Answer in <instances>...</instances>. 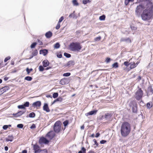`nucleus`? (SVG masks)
Instances as JSON below:
<instances>
[{"label":"nucleus","instance_id":"f257e3e1","mask_svg":"<svg viewBox=\"0 0 153 153\" xmlns=\"http://www.w3.org/2000/svg\"><path fill=\"white\" fill-rule=\"evenodd\" d=\"M142 19L144 21H149L151 20L153 17L152 7H147L143 10L141 15Z\"/></svg>","mask_w":153,"mask_h":153},{"label":"nucleus","instance_id":"f03ea898","mask_svg":"<svg viewBox=\"0 0 153 153\" xmlns=\"http://www.w3.org/2000/svg\"><path fill=\"white\" fill-rule=\"evenodd\" d=\"M131 131L130 124L127 122H123L121 126L120 131L121 135L124 137L127 136L130 132Z\"/></svg>","mask_w":153,"mask_h":153},{"label":"nucleus","instance_id":"7ed1b4c3","mask_svg":"<svg viewBox=\"0 0 153 153\" xmlns=\"http://www.w3.org/2000/svg\"><path fill=\"white\" fill-rule=\"evenodd\" d=\"M81 48L80 43L77 42H72L69 45L70 49L73 51H79Z\"/></svg>","mask_w":153,"mask_h":153},{"label":"nucleus","instance_id":"20e7f679","mask_svg":"<svg viewBox=\"0 0 153 153\" xmlns=\"http://www.w3.org/2000/svg\"><path fill=\"white\" fill-rule=\"evenodd\" d=\"M144 6L142 4L139 5L137 6L135 10V13L136 15L138 16H140L142 13V11L144 10Z\"/></svg>","mask_w":153,"mask_h":153},{"label":"nucleus","instance_id":"39448f33","mask_svg":"<svg viewBox=\"0 0 153 153\" xmlns=\"http://www.w3.org/2000/svg\"><path fill=\"white\" fill-rule=\"evenodd\" d=\"M54 131L56 133H59L61 130V123L59 121H57L54 124L53 127Z\"/></svg>","mask_w":153,"mask_h":153},{"label":"nucleus","instance_id":"423d86ee","mask_svg":"<svg viewBox=\"0 0 153 153\" xmlns=\"http://www.w3.org/2000/svg\"><path fill=\"white\" fill-rule=\"evenodd\" d=\"M143 94V91L141 88H139L135 93V97L137 100H140L142 97Z\"/></svg>","mask_w":153,"mask_h":153},{"label":"nucleus","instance_id":"0eeeda50","mask_svg":"<svg viewBox=\"0 0 153 153\" xmlns=\"http://www.w3.org/2000/svg\"><path fill=\"white\" fill-rule=\"evenodd\" d=\"M33 149L34 150V153H42V152L47 153L46 149H40L39 146L37 145H33Z\"/></svg>","mask_w":153,"mask_h":153},{"label":"nucleus","instance_id":"6e6552de","mask_svg":"<svg viewBox=\"0 0 153 153\" xmlns=\"http://www.w3.org/2000/svg\"><path fill=\"white\" fill-rule=\"evenodd\" d=\"M69 82V80L68 79L63 78L60 81V84L62 85H65L68 84Z\"/></svg>","mask_w":153,"mask_h":153},{"label":"nucleus","instance_id":"1a4fd4ad","mask_svg":"<svg viewBox=\"0 0 153 153\" xmlns=\"http://www.w3.org/2000/svg\"><path fill=\"white\" fill-rule=\"evenodd\" d=\"M49 141L45 138L44 137H41L39 140V142L41 144H47L48 143Z\"/></svg>","mask_w":153,"mask_h":153},{"label":"nucleus","instance_id":"9d476101","mask_svg":"<svg viewBox=\"0 0 153 153\" xmlns=\"http://www.w3.org/2000/svg\"><path fill=\"white\" fill-rule=\"evenodd\" d=\"M55 134L53 131L49 132L46 135V137L50 139H52L54 136Z\"/></svg>","mask_w":153,"mask_h":153},{"label":"nucleus","instance_id":"9b49d317","mask_svg":"<svg viewBox=\"0 0 153 153\" xmlns=\"http://www.w3.org/2000/svg\"><path fill=\"white\" fill-rule=\"evenodd\" d=\"M41 105V102L40 101H37L33 103L32 106L34 108H39Z\"/></svg>","mask_w":153,"mask_h":153},{"label":"nucleus","instance_id":"f8f14e48","mask_svg":"<svg viewBox=\"0 0 153 153\" xmlns=\"http://www.w3.org/2000/svg\"><path fill=\"white\" fill-rule=\"evenodd\" d=\"M132 110L133 112L136 113L137 111V105L135 102H133V105L132 106Z\"/></svg>","mask_w":153,"mask_h":153},{"label":"nucleus","instance_id":"ddd939ff","mask_svg":"<svg viewBox=\"0 0 153 153\" xmlns=\"http://www.w3.org/2000/svg\"><path fill=\"white\" fill-rule=\"evenodd\" d=\"M26 111V110H25V111H20L18 112L16 114H13V115L16 117H19L20 116H21L22 114H23L24 113H25Z\"/></svg>","mask_w":153,"mask_h":153},{"label":"nucleus","instance_id":"4468645a","mask_svg":"<svg viewBox=\"0 0 153 153\" xmlns=\"http://www.w3.org/2000/svg\"><path fill=\"white\" fill-rule=\"evenodd\" d=\"M121 42H124L126 43H131V40L129 38H122L120 39Z\"/></svg>","mask_w":153,"mask_h":153},{"label":"nucleus","instance_id":"2eb2a0df","mask_svg":"<svg viewBox=\"0 0 153 153\" xmlns=\"http://www.w3.org/2000/svg\"><path fill=\"white\" fill-rule=\"evenodd\" d=\"M97 110H93L85 114L86 116H88L89 115L95 114L97 112Z\"/></svg>","mask_w":153,"mask_h":153},{"label":"nucleus","instance_id":"dca6fc26","mask_svg":"<svg viewBox=\"0 0 153 153\" xmlns=\"http://www.w3.org/2000/svg\"><path fill=\"white\" fill-rule=\"evenodd\" d=\"M13 137L12 135H9L7 137L5 138L6 141L7 142L13 141Z\"/></svg>","mask_w":153,"mask_h":153},{"label":"nucleus","instance_id":"f3484780","mask_svg":"<svg viewBox=\"0 0 153 153\" xmlns=\"http://www.w3.org/2000/svg\"><path fill=\"white\" fill-rule=\"evenodd\" d=\"M43 109L47 112H49L50 111V109L48 107V105L47 103H45L43 107Z\"/></svg>","mask_w":153,"mask_h":153},{"label":"nucleus","instance_id":"a211bd4d","mask_svg":"<svg viewBox=\"0 0 153 153\" xmlns=\"http://www.w3.org/2000/svg\"><path fill=\"white\" fill-rule=\"evenodd\" d=\"M74 64V61L71 60L68 62L66 65V67H70Z\"/></svg>","mask_w":153,"mask_h":153},{"label":"nucleus","instance_id":"6ab92c4d","mask_svg":"<svg viewBox=\"0 0 153 153\" xmlns=\"http://www.w3.org/2000/svg\"><path fill=\"white\" fill-rule=\"evenodd\" d=\"M48 53V51L46 49L42 50L40 51V53L45 56Z\"/></svg>","mask_w":153,"mask_h":153},{"label":"nucleus","instance_id":"aec40b11","mask_svg":"<svg viewBox=\"0 0 153 153\" xmlns=\"http://www.w3.org/2000/svg\"><path fill=\"white\" fill-rule=\"evenodd\" d=\"M42 64L44 67H46L49 65V62L47 60H45L43 61Z\"/></svg>","mask_w":153,"mask_h":153},{"label":"nucleus","instance_id":"412c9836","mask_svg":"<svg viewBox=\"0 0 153 153\" xmlns=\"http://www.w3.org/2000/svg\"><path fill=\"white\" fill-rule=\"evenodd\" d=\"M129 65H130V69H131L135 67L137 65V64H135L134 62H132L129 63Z\"/></svg>","mask_w":153,"mask_h":153},{"label":"nucleus","instance_id":"4be33fe9","mask_svg":"<svg viewBox=\"0 0 153 153\" xmlns=\"http://www.w3.org/2000/svg\"><path fill=\"white\" fill-rule=\"evenodd\" d=\"M52 35V33L50 31L47 32L45 34V36L46 38H50Z\"/></svg>","mask_w":153,"mask_h":153},{"label":"nucleus","instance_id":"5701e85b","mask_svg":"<svg viewBox=\"0 0 153 153\" xmlns=\"http://www.w3.org/2000/svg\"><path fill=\"white\" fill-rule=\"evenodd\" d=\"M153 93V89L151 87H149L148 89V94L151 95Z\"/></svg>","mask_w":153,"mask_h":153},{"label":"nucleus","instance_id":"b1692460","mask_svg":"<svg viewBox=\"0 0 153 153\" xmlns=\"http://www.w3.org/2000/svg\"><path fill=\"white\" fill-rule=\"evenodd\" d=\"M74 6H77L79 5V4L76 0H73L72 1Z\"/></svg>","mask_w":153,"mask_h":153},{"label":"nucleus","instance_id":"393cba45","mask_svg":"<svg viewBox=\"0 0 153 153\" xmlns=\"http://www.w3.org/2000/svg\"><path fill=\"white\" fill-rule=\"evenodd\" d=\"M60 47V45L59 43L57 42L54 45V48L58 49Z\"/></svg>","mask_w":153,"mask_h":153},{"label":"nucleus","instance_id":"a878e982","mask_svg":"<svg viewBox=\"0 0 153 153\" xmlns=\"http://www.w3.org/2000/svg\"><path fill=\"white\" fill-rule=\"evenodd\" d=\"M111 114L108 113H107L105 115V119H108L110 118L111 117Z\"/></svg>","mask_w":153,"mask_h":153},{"label":"nucleus","instance_id":"bb28decb","mask_svg":"<svg viewBox=\"0 0 153 153\" xmlns=\"http://www.w3.org/2000/svg\"><path fill=\"white\" fill-rule=\"evenodd\" d=\"M78 153H86V149L84 147L82 148V150L79 151Z\"/></svg>","mask_w":153,"mask_h":153},{"label":"nucleus","instance_id":"cd10ccee","mask_svg":"<svg viewBox=\"0 0 153 153\" xmlns=\"http://www.w3.org/2000/svg\"><path fill=\"white\" fill-rule=\"evenodd\" d=\"M25 79L28 81H31L32 79V78L30 76H27L25 77Z\"/></svg>","mask_w":153,"mask_h":153},{"label":"nucleus","instance_id":"c85d7f7f","mask_svg":"<svg viewBox=\"0 0 153 153\" xmlns=\"http://www.w3.org/2000/svg\"><path fill=\"white\" fill-rule=\"evenodd\" d=\"M35 116V114L34 112H32L29 115V117L30 118H33Z\"/></svg>","mask_w":153,"mask_h":153},{"label":"nucleus","instance_id":"c756f323","mask_svg":"<svg viewBox=\"0 0 153 153\" xmlns=\"http://www.w3.org/2000/svg\"><path fill=\"white\" fill-rule=\"evenodd\" d=\"M118 67V64L117 62H115L112 65V67L114 68H117Z\"/></svg>","mask_w":153,"mask_h":153},{"label":"nucleus","instance_id":"7c9ffc66","mask_svg":"<svg viewBox=\"0 0 153 153\" xmlns=\"http://www.w3.org/2000/svg\"><path fill=\"white\" fill-rule=\"evenodd\" d=\"M105 19V16L104 15L100 16L99 17V19L100 20H104Z\"/></svg>","mask_w":153,"mask_h":153},{"label":"nucleus","instance_id":"2f4dec72","mask_svg":"<svg viewBox=\"0 0 153 153\" xmlns=\"http://www.w3.org/2000/svg\"><path fill=\"white\" fill-rule=\"evenodd\" d=\"M58 94L57 93H54L53 95V98H55L58 97Z\"/></svg>","mask_w":153,"mask_h":153},{"label":"nucleus","instance_id":"473e14b6","mask_svg":"<svg viewBox=\"0 0 153 153\" xmlns=\"http://www.w3.org/2000/svg\"><path fill=\"white\" fill-rule=\"evenodd\" d=\"M75 11L73 12V13L69 15V17L70 18H74L75 17V14H74Z\"/></svg>","mask_w":153,"mask_h":153},{"label":"nucleus","instance_id":"72a5a7b5","mask_svg":"<svg viewBox=\"0 0 153 153\" xmlns=\"http://www.w3.org/2000/svg\"><path fill=\"white\" fill-rule=\"evenodd\" d=\"M64 55L67 58H69L71 56V54L66 53H64Z\"/></svg>","mask_w":153,"mask_h":153},{"label":"nucleus","instance_id":"f704fd0d","mask_svg":"<svg viewBox=\"0 0 153 153\" xmlns=\"http://www.w3.org/2000/svg\"><path fill=\"white\" fill-rule=\"evenodd\" d=\"M37 43L36 42H33V43L30 46V48H34L36 45Z\"/></svg>","mask_w":153,"mask_h":153},{"label":"nucleus","instance_id":"c9c22d12","mask_svg":"<svg viewBox=\"0 0 153 153\" xmlns=\"http://www.w3.org/2000/svg\"><path fill=\"white\" fill-rule=\"evenodd\" d=\"M71 75L70 73H64L63 74V76H68Z\"/></svg>","mask_w":153,"mask_h":153},{"label":"nucleus","instance_id":"e433bc0d","mask_svg":"<svg viewBox=\"0 0 153 153\" xmlns=\"http://www.w3.org/2000/svg\"><path fill=\"white\" fill-rule=\"evenodd\" d=\"M39 71H43L44 69L42 66L40 65L39 67Z\"/></svg>","mask_w":153,"mask_h":153},{"label":"nucleus","instance_id":"4c0bfd02","mask_svg":"<svg viewBox=\"0 0 153 153\" xmlns=\"http://www.w3.org/2000/svg\"><path fill=\"white\" fill-rule=\"evenodd\" d=\"M89 0H83L82 1L83 3L85 4H86L88 2H90Z\"/></svg>","mask_w":153,"mask_h":153},{"label":"nucleus","instance_id":"58836bf2","mask_svg":"<svg viewBox=\"0 0 153 153\" xmlns=\"http://www.w3.org/2000/svg\"><path fill=\"white\" fill-rule=\"evenodd\" d=\"M33 69L32 68L30 69H29L28 68H27L26 69V71L27 72V74H28L30 73V72L32 71Z\"/></svg>","mask_w":153,"mask_h":153},{"label":"nucleus","instance_id":"ea45409f","mask_svg":"<svg viewBox=\"0 0 153 153\" xmlns=\"http://www.w3.org/2000/svg\"><path fill=\"white\" fill-rule=\"evenodd\" d=\"M23 127V125L22 124H20L17 125V127L19 128H22Z\"/></svg>","mask_w":153,"mask_h":153},{"label":"nucleus","instance_id":"a19ab883","mask_svg":"<svg viewBox=\"0 0 153 153\" xmlns=\"http://www.w3.org/2000/svg\"><path fill=\"white\" fill-rule=\"evenodd\" d=\"M68 121L66 120L63 122V124L65 126H66L68 124Z\"/></svg>","mask_w":153,"mask_h":153},{"label":"nucleus","instance_id":"79ce46f5","mask_svg":"<svg viewBox=\"0 0 153 153\" xmlns=\"http://www.w3.org/2000/svg\"><path fill=\"white\" fill-rule=\"evenodd\" d=\"M38 53V52L36 50H35L33 52V56H36Z\"/></svg>","mask_w":153,"mask_h":153},{"label":"nucleus","instance_id":"37998d69","mask_svg":"<svg viewBox=\"0 0 153 153\" xmlns=\"http://www.w3.org/2000/svg\"><path fill=\"white\" fill-rule=\"evenodd\" d=\"M29 103L28 102H26L24 105V106L25 107H28L29 106Z\"/></svg>","mask_w":153,"mask_h":153},{"label":"nucleus","instance_id":"c03bdc74","mask_svg":"<svg viewBox=\"0 0 153 153\" xmlns=\"http://www.w3.org/2000/svg\"><path fill=\"white\" fill-rule=\"evenodd\" d=\"M60 27V23H59L58 22L56 27V29L57 30H58L59 28Z\"/></svg>","mask_w":153,"mask_h":153},{"label":"nucleus","instance_id":"a18cd8bd","mask_svg":"<svg viewBox=\"0 0 153 153\" xmlns=\"http://www.w3.org/2000/svg\"><path fill=\"white\" fill-rule=\"evenodd\" d=\"M18 107L20 109H24L25 108L23 105H19L18 106Z\"/></svg>","mask_w":153,"mask_h":153},{"label":"nucleus","instance_id":"49530a36","mask_svg":"<svg viewBox=\"0 0 153 153\" xmlns=\"http://www.w3.org/2000/svg\"><path fill=\"white\" fill-rule=\"evenodd\" d=\"M10 56H8L6 57L4 60V62H7L8 60L10 59Z\"/></svg>","mask_w":153,"mask_h":153},{"label":"nucleus","instance_id":"de8ad7c7","mask_svg":"<svg viewBox=\"0 0 153 153\" xmlns=\"http://www.w3.org/2000/svg\"><path fill=\"white\" fill-rule=\"evenodd\" d=\"M64 19V17L63 16H62L59 19L58 22L59 23H60L62 21V20Z\"/></svg>","mask_w":153,"mask_h":153},{"label":"nucleus","instance_id":"09e8293b","mask_svg":"<svg viewBox=\"0 0 153 153\" xmlns=\"http://www.w3.org/2000/svg\"><path fill=\"white\" fill-rule=\"evenodd\" d=\"M147 107L150 108H151L152 107V105H151L150 103L149 102L147 104Z\"/></svg>","mask_w":153,"mask_h":153},{"label":"nucleus","instance_id":"8fccbe9b","mask_svg":"<svg viewBox=\"0 0 153 153\" xmlns=\"http://www.w3.org/2000/svg\"><path fill=\"white\" fill-rule=\"evenodd\" d=\"M101 39V37L100 36H99L98 37L96 38L95 39V40L96 41H99Z\"/></svg>","mask_w":153,"mask_h":153},{"label":"nucleus","instance_id":"3c124183","mask_svg":"<svg viewBox=\"0 0 153 153\" xmlns=\"http://www.w3.org/2000/svg\"><path fill=\"white\" fill-rule=\"evenodd\" d=\"M38 43L39 45H42V42L39 39L38 40Z\"/></svg>","mask_w":153,"mask_h":153},{"label":"nucleus","instance_id":"603ef678","mask_svg":"<svg viewBox=\"0 0 153 153\" xmlns=\"http://www.w3.org/2000/svg\"><path fill=\"white\" fill-rule=\"evenodd\" d=\"M8 127V125H4L3 127V128L4 130H6Z\"/></svg>","mask_w":153,"mask_h":153},{"label":"nucleus","instance_id":"864d4df0","mask_svg":"<svg viewBox=\"0 0 153 153\" xmlns=\"http://www.w3.org/2000/svg\"><path fill=\"white\" fill-rule=\"evenodd\" d=\"M124 64L125 66H128L129 65V63L127 61L124 62Z\"/></svg>","mask_w":153,"mask_h":153},{"label":"nucleus","instance_id":"5fc2aeb1","mask_svg":"<svg viewBox=\"0 0 153 153\" xmlns=\"http://www.w3.org/2000/svg\"><path fill=\"white\" fill-rule=\"evenodd\" d=\"M130 2L128 0H125V4L126 5H128V3Z\"/></svg>","mask_w":153,"mask_h":153},{"label":"nucleus","instance_id":"6e6d98bb","mask_svg":"<svg viewBox=\"0 0 153 153\" xmlns=\"http://www.w3.org/2000/svg\"><path fill=\"white\" fill-rule=\"evenodd\" d=\"M106 142V141L105 140H102L100 141V143L101 144H104Z\"/></svg>","mask_w":153,"mask_h":153},{"label":"nucleus","instance_id":"4d7b16f0","mask_svg":"<svg viewBox=\"0 0 153 153\" xmlns=\"http://www.w3.org/2000/svg\"><path fill=\"white\" fill-rule=\"evenodd\" d=\"M93 141H94V143L97 146L98 145V143L97 142L96 140L95 139H94L93 140Z\"/></svg>","mask_w":153,"mask_h":153},{"label":"nucleus","instance_id":"13d9d810","mask_svg":"<svg viewBox=\"0 0 153 153\" xmlns=\"http://www.w3.org/2000/svg\"><path fill=\"white\" fill-rule=\"evenodd\" d=\"M110 61L111 59L109 58H107L106 60V62L107 63L109 62Z\"/></svg>","mask_w":153,"mask_h":153},{"label":"nucleus","instance_id":"bf43d9fd","mask_svg":"<svg viewBox=\"0 0 153 153\" xmlns=\"http://www.w3.org/2000/svg\"><path fill=\"white\" fill-rule=\"evenodd\" d=\"M36 127V126L34 124H33L32 126H30V128L31 129H33L35 128Z\"/></svg>","mask_w":153,"mask_h":153},{"label":"nucleus","instance_id":"052dcab7","mask_svg":"<svg viewBox=\"0 0 153 153\" xmlns=\"http://www.w3.org/2000/svg\"><path fill=\"white\" fill-rule=\"evenodd\" d=\"M56 100L57 101L61 102L62 100V99L61 97L58 98L56 99Z\"/></svg>","mask_w":153,"mask_h":153},{"label":"nucleus","instance_id":"680f3d73","mask_svg":"<svg viewBox=\"0 0 153 153\" xmlns=\"http://www.w3.org/2000/svg\"><path fill=\"white\" fill-rule=\"evenodd\" d=\"M62 55L61 54L57 55V57L58 58H61L62 57Z\"/></svg>","mask_w":153,"mask_h":153},{"label":"nucleus","instance_id":"e2e57ef3","mask_svg":"<svg viewBox=\"0 0 153 153\" xmlns=\"http://www.w3.org/2000/svg\"><path fill=\"white\" fill-rule=\"evenodd\" d=\"M131 29L134 30H135L136 29V28L135 27H134V26H131Z\"/></svg>","mask_w":153,"mask_h":153},{"label":"nucleus","instance_id":"0e129e2a","mask_svg":"<svg viewBox=\"0 0 153 153\" xmlns=\"http://www.w3.org/2000/svg\"><path fill=\"white\" fill-rule=\"evenodd\" d=\"M100 135V134L99 133H97L96 134V135L95 136V137H98Z\"/></svg>","mask_w":153,"mask_h":153},{"label":"nucleus","instance_id":"69168bd1","mask_svg":"<svg viewBox=\"0 0 153 153\" xmlns=\"http://www.w3.org/2000/svg\"><path fill=\"white\" fill-rule=\"evenodd\" d=\"M8 79V78L7 77H5L4 78V81H7Z\"/></svg>","mask_w":153,"mask_h":153},{"label":"nucleus","instance_id":"338daca9","mask_svg":"<svg viewBox=\"0 0 153 153\" xmlns=\"http://www.w3.org/2000/svg\"><path fill=\"white\" fill-rule=\"evenodd\" d=\"M4 149L5 151H7L8 150V148L7 146H6L4 147Z\"/></svg>","mask_w":153,"mask_h":153},{"label":"nucleus","instance_id":"774afa93","mask_svg":"<svg viewBox=\"0 0 153 153\" xmlns=\"http://www.w3.org/2000/svg\"><path fill=\"white\" fill-rule=\"evenodd\" d=\"M22 153H27V151L26 150H24L22 151Z\"/></svg>","mask_w":153,"mask_h":153}]
</instances>
